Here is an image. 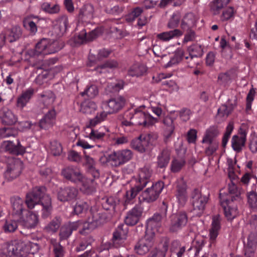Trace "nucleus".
<instances>
[{
	"mask_svg": "<svg viewBox=\"0 0 257 257\" xmlns=\"http://www.w3.org/2000/svg\"><path fill=\"white\" fill-rule=\"evenodd\" d=\"M45 192V187H35L27 194L26 199V203L29 209H33L40 202L42 206V216L44 218L51 214L52 209L51 199Z\"/></svg>",
	"mask_w": 257,
	"mask_h": 257,
	"instance_id": "f257e3e1",
	"label": "nucleus"
},
{
	"mask_svg": "<svg viewBox=\"0 0 257 257\" xmlns=\"http://www.w3.org/2000/svg\"><path fill=\"white\" fill-rule=\"evenodd\" d=\"M144 106L132 109L124 113V119L121 121L123 125L149 126L154 124L158 121L157 117H153L149 113L143 111Z\"/></svg>",
	"mask_w": 257,
	"mask_h": 257,
	"instance_id": "f03ea898",
	"label": "nucleus"
},
{
	"mask_svg": "<svg viewBox=\"0 0 257 257\" xmlns=\"http://www.w3.org/2000/svg\"><path fill=\"white\" fill-rule=\"evenodd\" d=\"M39 248V246L36 243L29 241L15 240L6 244L4 251L9 256L15 255L24 257L29 253H36Z\"/></svg>",
	"mask_w": 257,
	"mask_h": 257,
	"instance_id": "7ed1b4c3",
	"label": "nucleus"
},
{
	"mask_svg": "<svg viewBox=\"0 0 257 257\" xmlns=\"http://www.w3.org/2000/svg\"><path fill=\"white\" fill-rule=\"evenodd\" d=\"M151 175L152 171L148 167H145L139 170L137 177L131 180L132 186L130 190L127 191L125 193V203H129L147 185L150 181Z\"/></svg>",
	"mask_w": 257,
	"mask_h": 257,
	"instance_id": "20e7f679",
	"label": "nucleus"
},
{
	"mask_svg": "<svg viewBox=\"0 0 257 257\" xmlns=\"http://www.w3.org/2000/svg\"><path fill=\"white\" fill-rule=\"evenodd\" d=\"M62 174L66 179L80 185V190L84 193L89 194L95 188V183L91 179L84 177L79 170L76 168H67L63 170Z\"/></svg>",
	"mask_w": 257,
	"mask_h": 257,
	"instance_id": "39448f33",
	"label": "nucleus"
},
{
	"mask_svg": "<svg viewBox=\"0 0 257 257\" xmlns=\"http://www.w3.org/2000/svg\"><path fill=\"white\" fill-rule=\"evenodd\" d=\"M63 47V44L62 42L43 39L36 44L35 49L29 50L27 54L31 57H43L54 53L61 49Z\"/></svg>",
	"mask_w": 257,
	"mask_h": 257,
	"instance_id": "423d86ee",
	"label": "nucleus"
},
{
	"mask_svg": "<svg viewBox=\"0 0 257 257\" xmlns=\"http://www.w3.org/2000/svg\"><path fill=\"white\" fill-rule=\"evenodd\" d=\"M100 223L99 220L96 218L94 219L93 217V218H89L87 221L85 222L77 221L66 224L61 229L60 238L62 239L68 238L71 235L73 230L79 227L82 228V229L79 231L81 234L87 233L96 228Z\"/></svg>",
	"mask_w": 257,
	"mask_h": 257,
	"instance_id": "0eeeda50",
	"label": "nucleus"
},
{
	"mask_svg": "<svg viewBox=\"0 0 257 257\" xmlns=\"http://www.w3.org/2000/svg\"><path fill=\"white\" fill-rule=\"evenodd\" d=\"M157 138V135L153 133L141 135L132 141L131 147L140 153L147 152L155 145Z\"/></svg>",
	"mask_w": 257,
	"mask_h": 257,
	"instance_id": "6e6552de",
	"label": "nucleus"
},
{
	"mask_svg": "<svg viewBox=\"0 0 257 257\" xmlns=\"http://www.w3.org/2000/svg\"><path fill=\"white\" fill-rule=\"evenodd\" d=\"M191 114L190 110L187 108H183L180 111H171L170 116L166 117L164 119V123L168 127L167 130L164 133L166 139H169L174 132L175 125L173 121L176 116L179 115L183 121H186L190 119Z\"/></svg>",
	"mask_w": 257,
	"mask_h": 257,
	"instance_id": "1a4fd4ad",
	"label": "nucleus"
},
{
	"mask_svg": "<svg viewBox=\"0 0 257 257\" xmlns=\"http://www.w3.org/2000/svg\"><path fill=\"white\" fill-rule=\"evenodd\" d=\"M191 200L194 213L197 215H201L204 212L208 202V198L202 195L199 190L194 189L191 194Z\"/></svg>",
	"mask_w": 257,
	"mask_h": 257,
	"instance_id": "9d476101",
	"label": "nucleus"
},
{
	"mask_svg": "<svg viewBox=\"0 0 257 257\" xmlns=\"http://www.w3.org/2000/svg\"><path fill=\"white\" fill-rule=\"evenodd\" d=\"M220 199L221 205L224 209L225 216L228 220H232L239 213L236 205L232 200L226 198L222 192L220 193Z\"/></svg>",
	"mask_w": 257,
	"mask_h": 257,
	"instance_id": "9b49d317",
	"label": "nucleus"
},
{
	"mask_svg": "<svg viewBox=\"0 0 257 257\" xmlns=\"http://www.w3.org/2000/svg\"><path fill=\"white\" fill-rule=\"evenodd\" d=\"M95 126L87 124L84 130V136L85 138L96 142L102 140L109 130L105 126H101L98 129H95Z\"/></svg>",
	"mask_w": 257,
	"mask_h": 257,
	"instance_id": "f8f14e48",
	"label": "nucleus"
},
{
	"mask_svg": "<svg viewBox=\"0 0 257 257\" xmlns=\"http://www.w3.org/2000/svg\"><path fill=\"white\" fill-rule=\"evenodd\" d=\"M162 216L159 214H155L147 221L146 235L147 237L154 238L156 234L161 231Z\"/></svg>",
	"mask_w": 257,
	"mask_h": 257,
	"instance_id": "ddd939ff",
	"label": "nucleus"
},
{
	"mask_svg": "<svg viewBox=\"0 0 257 257\" xmlns=\"http://www.w3.org/2000/svg\"><path fill=\"white\" fill-rule=\"evenodd\" d=\"M164 186V183L162 181L153 184L151 187L147 188L142 193V199L147 202L155 201L158 198Z\"/></svg>",
	"mask_w": 257,
	"mask_h": 257,
	"instance_id": "4468645a",
	"label": "nucleus"
},
{
	"mask_svg": "<svg viewBox=\"0 0 257 257\" xmlns=\"http://www.w3.org/2000/svg\"><path fill=\"white\" fill-rule=\"evenodd\" d=\"M133 157L130 150H122L113 152L109 154V159L112 161V165L118 166L129 161Z\"/></svg>",
	"mask_w": 257,
	"mask_h": 257,
	"instance_id": "2eb2a0df",
	"label": "nucleus"
},
{
	"mask_svg": "<svg viewBox=\"0 0 257 257\" xmlns=\"http://www.w3.org/2000/svg\"><path fill=\"white\" fill-rule=\"evenodd\" d=\"M21 35V29L18 26H12L6 30L5 34L0 37V47L5 44V41H8L13 42L16 41Z\"/></svg>",
	"mask_w": 257,
	"mask_h": 257,
	"instance_id": "dca6fc26",
	"label": "nucleus"
},
{
	"mask_svg": "<svg viewBox=\"0 0 257 257\" xmlns=\"http://www.w3.org/2000/svg\"><path fill=\"white\" fill-rule=\"evenodd\" d=\"M11 203V216L15 219H18L21 217L22 214L27 212L24 209V202L23 200L19 197L15 196L12 197Z\"/></svg>",
	"mask_w": 257,
	"mask_h": 257,
	"instance_id": "f3484780",
	"label": "nucleus"
},
{
	"mask_svg": "<svg viewBox=\"0 0 257 257\" xmlns=\"http://www.w3.org/2000/svg\"><path fill=\"white\" fill-rule=\"evenodd\" d=\"M245 242V256L254 257V252L257 248V232L253 231L247 236Z\"/></svg>",
	"mask_w": 257,
	"mask_h": 257,
	"instance_id": "a211bd4d",
	"label": "nucleus"
},
{
	"mask_svg": "<svg viewBox=\"0 0 257 257\" xmlns=\"http://www.w3.org/2000/svg\"><path fill=\"white\" fill-rule=\"evenodd\" d=\"M127 234V227L124 225H119L114 232L112 238L113 245L116 247L123 246Z\"/></svg>",
	"mask_w": 257,
	"mask_h": 257,
	"instance_id": "6ab92c4d",
	"label": "nucleus"
},
{
	"mask_svg": "<svg viewBox=\"0 0 257 257\" xmlns=\"http://www.w3.org/2000/svg\"><path fill=\"white\" fill-rule=\"evenodd\" d=\"M18 220H19V224L24 227L32 228L38 223V216L36 213L27 210V212L22 214Z\"/></svg>",
	"mask_w": 257,
	"mask_h": 257,
	"instance_id": "aec40b11",
	"label": "nucleus"
},
{
	"mask_svg": "<svg viewBox=\"0 0 257 257\" xmlns=\"http://www.w3.org/2000/svg\"><path fill=\"white\" fill-rule=\"evenodd\" d=\"M22 168V162L19 160H13L10 164L5 172V176L8 180H12L19 176Z\"/></svg>",
	"mask_w": 257,
	"mask_h": 257,
	"instance_id": "412c9836",
	"label": "nucleus"
},
{
	"mask_svg": "<svg viewBox=\"0 0 257 257\" xmlns=\"http://www.w3.org/2000/svg\"><path fill=\"white\" fill-rule=\"evenodd\" d=\"M187 220V216L185 212H179L172 215L170 229L173 231L178 230L186 224Z\"/></svg>",
	"mask_w": 257,
	"mask_h": 257,
	"instance_id": "4be33fe9",
	"label": "nucleus"
},
{
	"mask_svg": "<svg viewBox=\"0 0 257 257\" xmlns=\"http://www.w3.org/2000/svg\"><path fill=\"white\" fill-rule=\"evenodd\" d=\"M94 9L91 4L84 5L80 10L78 16V21L82 23H88L94 18Z\"/></svg>",
	"mask_w": 257,
	"mask_h": 257,
	"instance_id": "5701e85b",
	"label": "nucleus"
},
{
	"mask_svg": "<svg viewBox=\"0 0 257 257\" xmlns=\"http://www.w3.org/2000/svg\"><path fill=\"white\" fill-rule=\"evenodd\" d=\"M125 100L122 96H118L110 99L107 103L104 104V109L109 113H112L117 112L124 105Z\"/></svg>",
	"mask_w": 257,
	"mask_h": 257,
	"instance_id": "b1692460",
	"label": "nucleus"
},
{
	"mask_svg": "<svg viewBox=\"0 0 257 257\" xmlns=\"http://www.w3.org/2000/svg\"><path fill=\"white\" fill-rule=\"evenodd\" d=\"M176 196L180 205H184L188 199L187 186L183 179L177 181Z\"/></svg>",
	"mask_w": 257,
	"mask_h": 257,
	"instance_id": "393cba45",
	"label": "nucleus"
},
{
	"mask_svg": "<svg viewBox=\"0 0 257 257\" xmlns=\"http://www.w3.org/2000/svg\"><path fill=\"white\" fill-rule=\"evenodd\" d=\"M143 212V208L139 205L136 206L127 214L125 223L127 225H134L139 220Z\"/></svg>",
	"mask_w": 257,
	"mask_h": 257,
	"instance_id": "a878e982",
	"label": "nucleus"
},
{
	"mask_svg": "<svg viewBox=\"0 0 257 257\" xmlns=\"http://www.w3.org/2000/svg\"><path fill=\"white\" fill-rule=\"evenodd\" d=\"M153 244V238L147 237L145 235L144 238L141 239L135 247L136 252L141 255H143L149 251Z\"/></svg>",
	"mask_w": 257,
	"mask_h": 257,
	"instance_id": "bb28decb",
	"label": "nucleus"
},
{
	"mask_svg": "<svg viewBox=\"0 0 257 257\" xmlns=\"http://www.w3.org/2000/svg\"><path fill=\"white\" fill-rule=\"evenodd\" d=\"M246 133L245 130L240 129L238 135L233 136L231 140V145L233 149L236 151L239 152L241 150L244 146L246 141Z\"/></svg>",
	"mask_w": 257,
	"mask_h": 257,
	"instance_id": "cd10ccee",
	"label": "nucleus"
},
{
	"mask_svg": "<svg viewBox=\"0 0 257 257\" xmlns=\"http://www.w3.org/2000/svg\"><path fill=\"white\" fill-rule=\"evenodd\" d=\"M56 112L54 109L49 110L40 120L39 125L41 128L48 129L55 123Z\"/></svg>",
	"mask_w": 257,
	"mask_h": 257,
	"instance_id": "c85d7f7f",
	"label": "nucleus"
},
{
	"mask_svg": "<svg viewBox=\"0 0 257 257\" xmlns=\"http://www.w3.org/2000/svg\"><path fill=\"white\" fill-rule=\"evenodd\" d=\"M77 194L78 191L74 188L61 189L58 194V198L61 201H69L75 199Z\"/></svg>",
	"mask_w": 257,
	"mask_h": 257,
	"instance_id": "c756f323",
	"label": "nucleus"
},
{
	"mask_svg": "<svg viewBox=\"0 0 257 257\" xmlns=\"http://www.w3.org/2000/svg\"><path fill=\"white\" fill-rule=\"evenodd\" d=\"M39 21L38 17L34 16H28L23 20L24 27L29 30L31 33L35 34L37 32V25Z\"/></svg>",
	"mask_w": 257,
	"mask_h": 257,
	"instance_id": "7c9ffc66",
	"label": "nucleus"
},
{
	"mask_svg": "<svg viewBox=\"0 0 257 257\" xmlns=\"http://www.w3.org/2000/svg\"><path fill=\"white\" fill-rule=\"evenodd\" d=\"M68 27V19L66 16H63L56 21L54 30L58 35L63 34Z\"/></svg>",
	"mask_w": 257,
	"mask_h": 257,
	"instance_id": "2f4dec72",
	"label": "nucleus"
},
{
	"mask_svg": "<svg viewBox=\"0 0 257 257\" xmlns=\"http://www.w3.org/2000/svg\"><path fill=\"white\" fill-rule=\"evenodd\" d=\"M33 88H29L24 91L17 99V105L21 108H24L29 102L34 94Z\"/></svg>",
	"mask_w": 257,
	"mask_h": 257,
	"instance_id": "473e14b6",
	"label": "nucleus"
},
{
	"mask_svg": "<svg viewBox=\"0 0 257 257\" xmlns=\"http://www.w3.org/2000/svg\"><path fill=\"white\" fill-rule=\"evenodd\" d=\"M221 217L219 215H216L213 217L211 228L210 230L209 236L211 240H214L218 235V232L220 228Z\"/></svg>",
	"mask_w": 257,
	"mask_h": 257,
	"instance_id": "72a5a7b5",
	"label": "nucleus"
},
{
	"mask_svg": "<svg viewBox=\"0 0 257 257\" xmlns=\"http://www.w3.org/2000/svg\"><path fill=\"white\" fill-rule=\"evenodd\" d=\"M56 97L51 91H44L39 95V101L44 106L47 107L52 105Z\"/></svg>",
	"mask_w": 257,
	"mask_h": 257,
	"instance_id": "f704fd0d",
	"label": "nucleus"
},
{
	"mask_svg": "<svg viewBox=\"0 0 257 257\" xmlns=\"http://www.w3.org/2000/svg\"><path fill=\"white\" fill-rule=\"evenodd\" d=\"M41 10L50 14L58 13L60 10V6L56 3L45 2L41 6Z\"/></svg>",
	"mask_w": 257,
	"mask_h": 257,
	"instance_id": "c9c22d12",
	"label": "nucleus"
},
{
	"mask_svg": "<svg viewBox=\"0 0 257 257\" xmlns=\"http://www.w3.org/2000/svg\"><path fill=\"white\" fill-rule=\"evenodd\" d=\"M146 71V67L144 65L136 63L130 68L128 74L131 76L139 77L143 75Z\"/></svg>",
	"mask_w": 257,
	"mask_h": 257,
	"instance_id": "e433bc0d",
	"label": "nucleus"
},
{
	"mask_svg": "<svg viewBox=\"0 0 257 257\" xmlns=\"http://www.w3.org/2000/svg\"><path fill=\"white\" fill-rule=\"evenodd\" d=\"M183 33L178 29L169 32H163L158 35V39L163 41H168L171 39L182 35Z\"/></svg>",
	"mask_w": 257,
	"mask_h": 257,
	"instance_id": "4c0bfd02",
	"label": "nucleus"
},
{
	"mask_svg": "<svg viewBox=\"0 0 257 257\" xmlns=\"http://www.w3.org/2000/svg\"><path fill=\"white\" fill-rule=\"evenodd\" d=\"M196 19L192 13L185 15L181 22V28L184 30H188L195 25Z\"/></svg>",
	"mask_w": 257,
	"mask_h": 257,
	"instance_id": "58836bf2",
	"label": "nucleus"
},
{
	"mask_svg": "<svg viewBox=\"0 0 257 257\" xmlns=\"http://www.w3.org/2000/svg\"><path fill=\"white\" fill-rule=\"evenodd\" d=\"M97 108L96 104L92 101H85L80 106V111L83 113L91 114Z\"/></svg>",
	"mask_w": 257,
	"mask_h": 257,
	"instance_id": "ea45409f",
	"label": "nucleus"
},
{
	"mask_svg": "<svg viewBox=\"0 0 257 257\" xmlns=\"http://www.w3.org/2000/svg\"><path fill=\"white\" fill-rule=\"evenodd\" d=\"M170 151L166 149L159 155L158 157V165L160 168L166 167L170 160Z\"/></svg>",
	"mask_w": 257,
	"mask_h": 257,
	"instance_id": "a19ab883",
	"label": "nucleus"
},
{
	"mask_svg": "<svg viewBox=\"0 0 257 257\" xmlns=\"http://www.w3.org/2000/svg\"><path fill=\"white\" fill-rule=\"evenodd\" d=\"M229 197L231 198L232 201L237 200L240 198L241 190L238 188L234 183L231 182L228 184V186Z\"/></svg>",
	"mask_w": 257,
	"mask_h": 257,
	"instance_id": "79ce46f5",
	"label": "nucleus"
},
{
	"mask_svg": "<svg viewBox=\"0 0 257 257\" xmlns=\"http://www.w3.org/2000/svg\"><path fill=\"white\" fill-rule=\"evenodd\" d=\"M124 82L120 80H116L114 81L109 82L106 91L109 93H115L123 89Z\"/></svg>",
	"mask_w": 257,
	"mask_h": 257,
	"instance_id": "37998d69",
	"label": "nucleus"
},
{
	"mask_svg": "<svg viewBox=\"0 0 257 257\" xmlns=\"http://www.w3.org/2000/svg\"><path fill=\"white\" fill-rule=\"evenodd\" d=\"M234 106L232 104H230L229 102L227 104L222 105L218 109L217 116L222 119L226 118L232 111Z\"/></svg>",
	"mask_w": 257,
	"mask_h": 257,
	"instance_id": "c03bdc74",
	"label": "nucleus"
},
{
	"mask_svg": "<svg viewBox=\"0 0 257 257\" xmlns=\"http://www.w3.org/2000/svg\"><path fill=\"white\" fill-rule=\"evenodd\" d=\"M18 222L19 223V220L15 219L13 216L11 215L4 225L5 231L6 232H14L18 227Z\"/></svg>",
	"mask_w": 257,
	"mask_h": 257,
	"instance_id": "a18cd8bd",
	"label": "nucleus"
},
{
	"mask_svg": "<svg viewBox=\"0 0 257 257\" xmlns=\"http://www.w3.org/2000/svg\"><path fill=\"white\" fill-rule=\"evenodd\" d=\"M183 54L184 51L181 49H178L175 51L174 57L171 58L164 67L165 68L171 67L178 64L181 61Z\"/></svg>",
	"mask_w": 257,
	"mask_h": 257,
	"instance_id": "49530a36",
	"label": "nucleus"
},
{
	"mask_svg": "<svg viewBox=\"0 0 257 257\" xmlns=\"http://www.w3.org/2000/svg\"><path fill=\"white\" fill-rule=\"evenodd\" d=\"M2 119L4 123L11 125L17 121V118L11 110L6 109L3 111Z\"/></svg>",
	"mask_w": 257,
	"mask_h": 257,
	"instance_id": "de8ad7c7",
	"label": "nucleus"
},
{
	"mask_svg": "<svg viewBox=\"0 0 257 257\" xmlns=\"http://www.w3.org/2000/svg\"><path fill=\"white\" fill-rule=\"evenodd\" d=\"M108 113H109L107 112L105 109V110L98 112L94 118L90 119L88 124L91 126H96L104 121L106 119Z\"/></svg>",
	"mask_w": 257,
	"mask_h": 257,
	"instance_id": "09e8293b",
	"label": "nucleus"
},
{
	"mask_svg": "<svg viewBox=\"0 0 257 257\" xmlns=\"http://www.w3.org/2000/svg\"><path fill=\"white\" fill-rule=\"evenodd\" d=\"M229 1L230 0H213L210 4L211 10L215 14H217L229 3Z\"/></svg>",
	"mask_w": 257,
	"mask_h": 257,
	"instance_id": "8fccbe9b",
	"label": "nucleus"
},
{
	"mask_svg": "<svg viewBox=\"0 0 257 257\" xmlns=\"http://www.w3.org/2000/svg\"><path fill=\"white\" fill-rule=\"evenodd\" d=\"M188 51L189 53V57L191 58L201 56L202 55V48L198 44H194L190 46L188 48Z\"/></svg>",
	"mask_w": 257,
	"mask_h": 257,
	"instance_id": "3c124183",
	"label": "nucleus"
},
{
	"mask_svg": "<svg viewBox=\"0 0 257 257\" xmlns=\"http://www.w3.org/2000/svg\"><path fill=\"white\" fill-rule=\"evenodd\" d=\"M60 224V219L57 218H55L45 227V229L49 233L55 232L59 228Z\"/></svg>",
	"mask_w": 257,
	"mask_h": 257,
	"instance_id": "603ef678",
	"label": "nucleus"
},
{
	"mask_svg": "<svg viewBox=\"0 0 257 257\" xmlns=\"http://www.w3.org/2000/svg\"><path fill=\"white\" fill-rule=\"evenodd\" d=\"M98 93V89L95 85H91L88 86L83 92H81V95H87L88 97L94 98Z\"/></svg>",
	"mask_w": 257,
	"mask_h": 257,
	"instance_id": "864d4df0",
	"label": "nucleus"
},
{
	"mask_svg": "<svg viewBox=\"0 0 257 257\" xmlns=\"http://www.w3.org/2000/svg\"><path fill=\"white\" fill-rule=\"evenodd\" d=\"M143 10L140 7H137L128 14L126 16L125 20L128 22H133L136 18L140 16L143 13Z\"/></svg>",
	"mask_w": 257,
	"mask_h": 257,
	"instance_id": "5fc2aeb1",
	"label": "nucleus"
},
{
	"mask_svg": "<svg viewBox=\"0 0 257 257\" xmlns=\"http://www.w3.org/2000/svg\"><path fill=\"white\" fill-rule=\"evenodd\" d=\"M74 42L76 44H82L88 41V35L86 30L83 29L79 34L74 38Z\"/></svg>",
	"mask_w": 257,
	"mask_h": 257,
	"instance_id": "6e6d98bb",
	"label": "nucleus"
},
{
	"mask_svg": "<svg viewBox=\"0 0 257 257\" xmlns=\"http://www.w3.org/2000/svg\"><path fill=\"white\" fill-rule=\"evenodd\" d=\"M233 130V124L232 122H230L228 123V125L226 127V132L223 136L222 138V146L223 147H225L227 144L230 136L232 133V131Z\"/></svg>",
	"mask_w": 257,
	"mask_h": 257,
	"instance_id": "4d7b16f0",
	"label": "nucleus"
},
{
	"mask_svg": "<svg viewBox=\"0 0 257 257\" xmlns=\"http://www.w3.org/2000/svg\"><path fill=\"white\" fill-rule=\"evenodd\" d=\"M162 84L166 86L167 89L171 92H177L179 89V86L173 80H165Z\"/></svg>",
	"mask_w": 257,
	"mask_h": 257,
	"instance_id": "13d9d810",
	"label": "nucleus"
},
{
	"mask_svg": "<svg viewBox=\"0 0 257 257\" xmlns=\"http://www.w3.org/2000/svg\"><path fill=\"white\" fill-rule=\"evenodd\" d=\"M185 161L183 159H175L172 163L171 170L173 172L179 171L184 166Z\"/></svg>",
	"mask_w": 257,
	"mask_h": 257,
	"instance_id": "bf43d9fd",
	"label": "nucleus"
},
{
	"mask_svg": "<svg viewBox=\"0 0 257 257\" xmlns=\"http://www.w3.org/2000/svg\"><path fill=\"white\" fill-rule=\"evenodd\" d=\"M16 132L11 128H0V138H5L16 135Z\"/></svg>",
	"mask_w": 257,
	"mask_h": 257,
	"instance_id": "052dcab7",
	"label": "nucleus"
},
{
	"mask_svg": "<svg viewBox=\"0 0 257 257\" xmlns=\"http://www.w3.org/2000/svg\"><path fill=\"white\" fill-rule=\"evenodd\" d=\"M50 149L51 153L54 156L60 155L62 151L61 144L57 142H54L51 144Z\"/></svg>",
	"mask_w": 257,
	"mask_h": 257,
	"instance_id": "680f3d73",
	"label": "nucleus"
},
{
	"mask_svg": "<svg viewBox=\"0 0 257 257\" xmlns=\"http://www.w3.org/2000/svg\"><path fill=\"white\" fill-rule=\"evenodd\" d=\"M231 79V72H226L220 73L218 77V81L220 84H225Z\"/></svg>",
	"mask_w": 257,
	"mask_h": 257,
	"instance_id": "e2e57ef3",
	"label": "nucleus"
},
{
	"mask_svg": "<svg viewBox=\"0 0 257 257\" xmlns=\"http://www.w3.org/2000/svg\"><path fill=\"white\" fill-rule=\"evenodd\" d=\"M248 202L252 208H257V194L252 191L248 194Z\"/></svg>",
	"mask_w": 257,
	"mask_h": 257,
	"instance_id": "0e129e2a",
	"label": "nucleus"
},
{
	"mask_svg": "<svg viewBox=\"0 0 257 257\" xmlns=\"http://www.w3.org/2000/svg\"><path fill=\"white\" fill-rule=\"evenodd\" d=\"M180 15L179 13L174 14L168 23L169 28H174L178 26Z\"/></svg>",
	"mask_w": 257,
	"mask_h": 257,
	"instance_id": "69168bd1",
	"label": "nucleus"
},
{
	"mask_svg": "<svg viewBox=\"0 0 257 257\" xmlns=\"http://www.w3.org/2000/svg\"><path fill=\"white\" fill-rule=\"evenodd\" d=\"M52 242L53 244L55 257H63L64 250L62 246L59 244V243H54L52 240Z\"/></svg>",
	"mask_w": 257,
	"mask_h": 257,
	"instance_id": "338daca9",
	"label": "nucleus"
},
{
	"mask_svg": "<svg viewBox=\"0 0 257 257\" xmlns=\"http://www.w3.org/2000/svg\"><path fill=\"white\" fill-rule=\"evenodd\" d=\"M249 147L252 152H257V135L254 133L251 135Z\"/></svg>",
	"mask_w": 257,
	"mask_h": 257,
	"instance_id": "774afa93",
	"label": "nucleus"
}]
</instances>
